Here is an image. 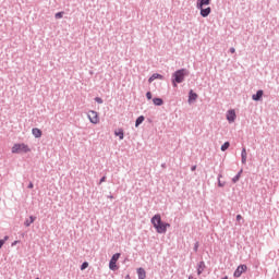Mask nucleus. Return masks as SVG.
Here are the masks:
<instances>
[{"instance_id": "f257e3e1", "label": "nucleus", "mask_w": 279, "mask_h": 279, "mask_svg": "<svg viewBox=\"0 0 279 279\" xmlns=\"http://www.w3.org/2000/svg\"><path fill=\"white\" fill-rule=\"evenodd\" d=\"M150 222L153 223V228H155L157 234H166L167 229L171 228V225L162 221V217H160V214L155 215L151 218Z\"/></svg>"}, {"instance_id": "f03ea898", "label": "nucleus", "mask_w": 279, "mask_h": 279, "mask_svg": "<svg viewBox=\"0 0 279 279\" xmlns=\"http://www.w3.org/2000/svg\"><path fill=\"white\" fill-rule=\"evenodd\" d=\"M11 151L12 154H29L32 148L25 143H17L12 146Z\"/></svg>"}, {"instance_id": "7ed1b4c3", "label": "nucleus", "mask_w": 279, "mask_h": 279, "mask_svg": "<svg viewBox=\"0 0 279 279\" xmlns=\"http://www.w3.org/2000/svg\"><path fill=\"white\" fill-rule=\"evenodd\" d=\"M186 76V71L184 69H181L177 72H174L173 77V86H178V84H182L184 82V77Z\"/></svg>"}, {"instance_id": "20e7f679", "label": "nucleus", "mask_w": 279, "mask_h": 279, "mask_svg": "<svg viewBox=\"0 0 279 279\" xmlns=\"http://www.w3.org/2000/svg\"><path fill=\"white\" fill-rule=\"evenodd\" d=\"M119 258H121V253H116L109 263V269H111V271H117V269H119V266H117V260H119Z\"/></svg>"}, {"instance_id": "39448f33", "label": "nucleus", "mask_w": 279, "mask_h": 279, "mask_svg": "<svg viewBox=\"0 0 279 279\" xmlns=\"http://www.w3.org/2000/svg\"><path fill=\"white\" fill-rule=\"evenodd\" d=\"M87 117L90 123H93L94 125H97V123H99V113H97V111L95 110L88 111Z\"/></svg>"}, {"instance_id": "423d86ee", "label": "nucleus", "mask_w": 279, "mask_h": 279, "mask_svg": "<svg viewBox=\"0 0 279 279\" xmlns=\"http://www.w3.org/2000/svg\"><path fill=\"white\" fill-rule=\"evenodd\" d=\"M245 271H247V265H240L235 269L233 276H234V278H241V276H243V274H245Z\"/></svg>"}, {"instance_id": "0eeeda50", "label": "nucleus", "mask_w": 279, "mask_h": 279, "mask_svg": "<svg viewBox=\"0 0 279 279\" xmlns=\"http://www.w3.org/2000/svg\"><path fill=\"white\" fill-rule=\"evenodd\" d=\"M227 121H229V123H234V121H236V111H234V109L227 112Z\"/></svg>"}, {"instance_id": "6e6552de", "label": "nucleus", "mask_w": 279, "mask_h": 279, "mask_svg": "<svg viewBox=\"0 0 279 279\" xmlns=\"http://www.w3.org/2000/svg\"><path fill=\"white\" fill-rule=\"evenodd\" d=\"M204 5H210V0H197L196 2L197 10H202Z\"/></svg>"}, {"instance_id": "1a4fd4ad", "label": "nucleus", "mask_w": 279, "mask_h": 279, "mask_svg": "<svg viewBox=\"0 0 279 279\" xmlns=\"http://www.w3.org/2000/svg\"><path fill=\"white\" fill-rule=\"evenodd\" d=\"M201 10V16H203L204 19H206V16H208L210 14V12H213V10L210 9V7H207L204 9V7H202Z\"/></svg>"}, {"instance_id": "9d476101", "label": "nucleus", "mask_w": 279, "mask_h": 279, "mask_svg": "<svg viewBox=\"0 0 279 279\" xmlns=\"http://www.w3.org/2000/svg\"><path fill=\"white\" fill-rule=\"evenodd\" d=\"M252 99L253 101H260V99H263V90H257V93L252 96Z\"/></svg>"}, {"instance_id": "9b49d317", "label": "nucleus", "mask_w": 279, "mask_h": 279, "mask_svg": "<svg viewBox=\"0 0 279 279\" xmlns=\"http://www.w3.org/2000/svg\"><path fill=\"white\" fill-rule=\"evenodd\" d=\"M32 134L35 136V138H40V136H43V131H40L38 128H35L32 130Z\"/></svg>"}, {"instance_id": "f8f14e48", "label": "nucleus", "mask_w": 279, "mask_h": 279, "mask_svg": "<svg viewBox=\"0 0 279 279\" xmlns=\"http://www.w3.org/2000/svg\"><path fill=\"white\" fill-rule=\"evenodd\" d=\"M137 276H138V279H145V278H147V272L145 271V269L138 268Z\"/></svg>"}, {"instance_id": "ddd939ff", "label": "nucleus", "mask_w": 279, "mask_h": 279, "mask_svg": "<svg viewBox=\"0 0 279 279\" xmlns=\"http://www.w3.org/2000/svg\"><path fill=\"white\" fill-rule=\"evenodd\" d=\"M204 269H206V264H204V262L198 263L197 275L202 276Z\"/></svg>"}, {"instance_id": "4468645a", "label": "nucleus", "mask_w": 279, "mask_h": 279, "mask_svg": "<svg viewBox=\"0 0 279 279\" xmlns=\"http://www.w3.org/2000/svg\"><path fill=\"white\" fill-rule=\"evenodd\" d=\"M155 80H163V76L158 73L153 74L148 80L149 84H151V82H154Z\"/></svg>"}, {"instance_id": "2eb2a0df", "label": "nucleus", "mask_w": 279, "mask_h": 279, "mask_svg": "<svg viewBox=\"0 0 279 279\" xmlns=\"http://www.w3.org/2000/svg\"><path fill=\"white\" fill-rule=\"evenodd\" d=\"M192 101H197V94L190 90L189 102L191 104Z\"/></svg>"}, {"instance_id": "dca6fc26", "label": "nucleus", "mask_w": 279, "mask_h": 279, "mask_svg": "<svg viewBox=\"0 0 279 279\" xmlns=\"http://www.w3.org/2000/svg\"><path fill=\"white\" fill-rule=\"evenodd\" d=\"M242 165H245L247 162V150L245 148L242 149Z\"/></svg>"}, {"instance_id": "f3484780", "label": "nucleus", "mask_w": 279, "mask_h": 279, "mask_svg": "<svg viewBox=\"0 0 279 279\" xmlns=\"http://www.w3.org/2000/svg\"><path fill=\"white\" fill-rule=\"evenodd\" d=\"M153 104L155 106H162V104H165V101L162 100V98H154Z\"/></svg>"}, {"instance_id": "a211bd4d", "label": "nucleus", "mask_w": 279, "mask_h": 279, "mask_svg": "<svg viewBox=\"0 0 279 279\" xmlns=\"http://www.w3.org/2000/svg\"><path fill=\"white\" fill-rule=\"evenodd\" d=\"M34 221H36V218H34V216H31L29 220H26L24 225L26 226V228H29V226H32Z\"/></svg>"}, {"instance_id": "6ab92c4d", "label": "nucleus", "mask_w": 279, "mask_h": 279, "mask_svg": "<svg viewBox=\"0 0 279 279\" xmlns=\"http://www.w3.org/2000/svg\"><path fill=\"white\" fill-rule=\"evenodd\" d=\"M143 121H145V117L140 116V117L136 119L135 128H138V125H141V123H143Z\"/></svg>"}, {"instance_id": "aec40b11", "label": "nucleus", "mask_w": 279, "mask_h": 279, "mask_svg": "<svg viewBox=\"0 0 279 279\" xmlns=\"http://www.w3.org/2000/svg\"><path fill=\"white\" fill-rule=\"evenodd\" d=\"M241 173H243V170H241L233 179L232 182L234 184H236V182H239V180H241Z\"/></svg>"}, {"instance_id": "412c9836", "label": "nucleus", "mask_w": 279, "mask_h": 279, "mask_svg": "<svg viewBox=\"0 0 279 279\" xmlns=\"http://www.w3.org/2000/svg\"><path fill=\"white\" fill-rule=\"evenodd\" d=\"M114 134H116V136H119L120 141H123L124 134H123V131L121 129L116 131Z\"/></svg>"}, {"instance_id": "4be33fe9", "label": "nucleus", "mask_w": 279, "mask_h": 279, "mask_svg": "<svg viewBox=\"0 0 279 279\" xmlns=\"http://www.w3.org/2000/svg\"><path fill=\"white\" fill-rule=\"evenodd\" d=\"M229 147H230V142H226V143L221 146V151H226Z\"/></svg>"}, {"instance_id": "5701e85b", "label": "nucleus", "mask_w": 279, "mask_h": 279, "mask_svg": "<svg viewBox=\"0 0 279 279\" xmlns=\"http://www.w3.org/2000/svg\"><path fill=\"white\" fill-rule=\"evenodd\" d=\"M88 268V263L84 262L81 266V271H84V269Z\"/></svg>"}, {"instance_id": "b1692460", "label": "nucleus", "mask_w": 279, "mask_h": 279, "mask_svg": "<svg viewBox=\"0 0 279 279\" xmlns=\"http://www.w3.org/2000/svg\"><path fill=\"white\" fill-rule=\"evenodd\" d=\"M54 16L56 19H62V16H64V12H58Z\"/></svg>"}, {"instance_id": "393cba45", "label": "nucleus", "mask_w": 279, "mask_h": 279, "mask_svg": "<svg viewBox=\"0 0 279 279\" xmlns=\"http://www.w3.org/2000/svg\"><path fill=\"white\" fill-rule=\"evenodd\" d=\"M9 236H4V239L0 240V245H5V241H8Z\"/></svg>"}, {"instance_id": "a878e982", "label": "nucleus", "mask_w": 279, "mask_h": 279, "mask_svg": "<svg viewBox=\"0 0 279 279\" xmlns=\"http://www.w3.org/2000/svg\"><path fill=\"white\" fill-rule=\"evenodd\" d=\"M95 101H96L97 104H104V99H101V98H99V97H96V98H95Z\"/></svg>"}, {"instance_id": "bb28decb", "label": "nucleus", "mask_w": 279, "mask_h": 279, "mask_svg": "<svg viewBox=\"0 0 279 279\" xmlns=\"http://www.w3.org/2000/svg\"><path fill=\"white\" fill-rule=\"evenodd\" d=\"M146 98H147V99H151V92H147V93H146Z\"/></svg>"}, {"instance_id": "cd10ccee", "label": "nucleus", "mask_w": 279, "mask_h": 279, "mask_svg": "<svg viewBox=\"0 0 279 279\" xmlns=\"http://www.w3.org/2000/svg\"><path fill=\"white\" fill-rule=\"evenodd\" d=\"M241 219H243V216L238 215V216H236V221H241Z\"/></svg>"}, {"instance_id": "c85d7f7f", "label": "nucleus", "mask_w": 279, "mask_h": 279, "mask_svg": "<svg viewBox=\"0 0 279 279\" xmlns=\"http://www.w3.org/2000/svg\"><path fill=\"white\" fill-rule=\"evenodd\" d=\"M102 182H106V177H102V178L100 179V184H102Z\"/></svg>"}, {"instance_id": "c756f323", "label": "nucleus", "mask_w": 279, "mask_h": 279, "mask_svg": "<svg viewBox=\"0 0 279 279\" xmlns=\"http://www.w3.org/2000/svg\"><path fill=\"white\" fill-rule=\"evenodd\" d=\"M235 49L234 48H230V53H235Z\"/></svg>"}, {"instance_id": "7c9ffc66", "label": "nucleus", "mask_w": 279, "mask_h": 279, "mask_svg": "<svg viewBox=\"0 0 279 279\" xmlns=\"http://www.w3.org/2000/svg\"><path fill=\"white\" fill-rule=\"evenodd\" d=\"M28 189H34V183H29Z\"/></svg>"}, {"instance_id": "2f4dec72", "label": "nucleus", "mask_w": 279, "mask_h": 279, "mask_svg": "<svg viewBox=\"0 0 279 279\" xmlns=\"http://www.w3.org/2000/svg\"><path fill=\"white\" fill-rule=\"evenodd\" d=\"M195 169H197V166L192 167V171H195Z\"/></svg>"}, {"instance_id": "473e14b6", "label": "nucleus", "mask_w": 279, "mask_h": 279, "mask_svg": "<svg viewBox=\"0 0 279 279\" xmlns=\"http://www.w3.org/2000/svg\"><path fill=\"white\" fill-rule=\"evenodd\" d=\"M218 186H223V183H221V181H219Z\"/></svg>"}, {"instance_id": "72a5a7b5", "label": "nucleus", "mask_w": 279, "mask_h": 279, "mask_svg": "<svg viewBox=\"0 0 279 279\" xmlns=\"http://www.w3.org/2000/svg\"><path fill=\"white\" fill-rule=\"evenodd\" d=\"M16 243H19L17 241H15L14 243H13V245H16Z\"/></svg>"}, {"instance_id": "f704fd0d", "label": "nucleus", "mask_w": 279, "mask_h": 279, "mask_svg": "<svg viewBox=\"0 0 279 279\" xmlns=\"http://www.w3.org/2000/svg\"><path fill=\"white\" fill-rule=\"evenodd\" d=\"M189 279H193V277H189Z\"/></svg>"}, {"instance_id": "c9c22d12", "label": "nucleus", "mask_w": 279, "mask_h": 279, "mask_svg": "<svg viewBox=\"0 0 279 279\" xmlns=\"http://www.w3.org/2000/svg\"><path fill=\"white\" fill-rule=\"evenodd\" d=\"M110 199H112V196H109Z\"/></svg>"}]
</instances>
